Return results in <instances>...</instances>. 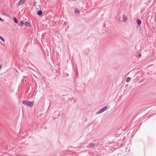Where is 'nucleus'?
<instances>
[{"mask_svg":"<svg viewBox=\"0 0 156 156\" xmlns=\"http://www.w3.org/2000/svg\"><path fill=\"white\" fill-rule=\"evenodd\" d=\"M22 103L25 105L29 107H32L33 106L34 104V101L30 102L28 101H22Z\"/></svg>","mask_w":156,"mask_h":156,"instance_id":"1","label":"nucleus"},{"mask_svg":"<svg viewBox=\"0 0 156 156\" xmlns=\"http://www.w3.org/2000/svg\"><path fill=\"white\" fill-rule=\"evenodd\" d=\"M109 108V107L108 106H105V107L103 108H101V109L100 110H99L98 112H97L96 113V114L98 115L99 114H100V113L103 112L104 111H105L106 110L108 109Z\"/></svg>","mask_w":156,"mask_h":156,"instance_id":"2","label":"nucleus"},{"mask_svg":"<svg viewBox=\"0 0 156 156\" xmlns=\"http://www.w3.org/2000/svg\"><path fill=\"white\" fill-rule=\"evenodd\" d=\"M98 145L97 144H94L93 143H90L88 144V145L86 146V147L87 148H92L95 147H97Z\"/></svg>","mask_w":156,"mask_h":156,"instance_id":"3","label":"nucleus"},{"mask_svg":"<svg viewBox=\"0 0 156 156\" xmlns=\"http://www.w3.org/2000/svg\"><path fill=\"white\" fill-rule=\"evenodd\" d=\"M26 0H20L17 3V5L19 6L22 4H24Z\"/></svg>","mask_w":156,"mask_h":156,"instance_id":"4","label":"nucleus"},{"mask_svg":"<svg viewBox=\"0 0 156 156\" xmlns=\"http://www.w3.org/2000/svg\"><path fill=\"white\" fill-rule=\"evenodd\" d=\"M25 25L27 27H31V23H30L28 22H26L25 23H24Z\"/></svg>","mask_w":156,"mask_h":156,"instance_id":"5","label":"nucleus"},{"mask_svg":"<svg viewBox=\"0 0 156 156\" xmlns=\"http://www.w3.org/2000/svg\"><path fill=\"white\" fill-rule=\"evenodd\" d=\"M37 14L39 16H41L42 15V12L41 10H39L37 12Z\"/></svg>","mask_w":156,"mask_h":156,"instance_id":"6","label":"nucleus"},{"mask_svg":"<svg viewBox=\"0 0 156 156\" xmlns=\"http://www.w3.org/2000/svg\"><path fill=\"white\" fill-rule=\"evenodd\" d=\"M136 23L138 25H140L141 23V20L139 19H138L136 21Z\"/></svg>","mask_w":156,"mask_h":156,"instance_id":"7","label":"nucleus"},{"mask_svg":"<svg viewBox=\"0 0 156 156\" xmlns=\"http://www.w3.org/2000/svg\"><path fill=\"white\" fill-rule=\"evenodd\" d=\"M24 22L23 21H20V23H18V25L20 26L21 27H22L24 24Z\"/></svg>","mask_w":156,"mask_h":156,"instance_id":"8","label":"nucleus"},{"mask_svg":"<svg viewBox=\"0 0 156 156\" xmlns=\"http://www.w3.org/2000/svg\"><path fill=\"white\" fill-rule=\"evenodd\" d=\"M131 80V78L130 77H128L126 78V81L127 82H129Z\"/></svg>","mask_w":156,"mask_h":156,"instance_id":"9","label":"nucleus"},{"mask_svg":"<svg viewBox=\"0 0 156 156\" xmlns=\"http://www.w3.org/2000/svg\"><path fill=\"white\" fill-rule=\"evenodd\" d=\"M75 12L76 13L78 14L80 12V11L77 9H75L74 10Z\"/></svg>","mask_w":156,"mask_h":156,"instance_id":"10","label":"nucleus"},{"mask_svg":"<svg viewBox=\"0 0 156 156\" xmlns=\"http://www.w3.org/2000/svg\"><path fill=\"white\" fill-rule=\"evenodd\" d=\"M122 18H123V20L124 22H126V21L127 20V19L126 18V17L125 16H122Z\"/></svg>","mask_w":156,"mask_h":156,"instance_id":"11","label":"nucleus"},{"mask_svg":"<svg viewBox=\"0 0 156 156\" xmlns=\"http://www.w3.org/2000/svg\"><path fill=\"white\" fill-rule=\"evenodd\" d=\"M13 19L15 22L16 23H18V20L17 19L16 17H14Z\"/></svg>","mask_w":156,"mask_h":156,"instance_id":"12","label":"nucleus"},{"mask_svg":"<svg viewBox=\"0 0 156 156\" xmlns=\"http://www.w3.org/2000/svg\"><path fill=\"white\" fill-rule=\"evenodd\" d=\"M0 39L2 41H3V42H5V39L4 38H2V37H0Z\"/></svg>","mask_w":156,"mask_h":156,"instance_id":"13","label":"nucleus"},{"mask_svg":"<svg viewBox=\"0 0 156 156\" xmlns=\"http://www.w3.org/2000/svg\"><path fill=\"white\" fill-rule=\"evenodd\" d=\"M144 79H142V80H141L139 82V83H141L142 82H143L144 80Z\"/></svg>","mask_w":156,"mask_h":156,"instance_id":"14","label":"nucleus"},{"mask_svg":"<svg viewBox=\"0 0 156 156\" xmlns=\"http://www.w3.org/2000/svg\"><path fill=\"white\" fill-rule=\"evenodd\" d=\"M0 21H4V20H3L1 18V17H0Z\"/></svg>","mask_w":156,"mask_h":156,"instance_id":"15","label":"nucleus"},{"mask_svg":"<svg viewBox=\"0 0 156 156\" xmlns=\"http://www.w3.org/2000/svg\"><path fill=\"white\" fill-rule=\"evenodd\" d=\"M141 54L139 55V57H140L141 56Z\"/></svg>","mask_w":156,"mask_h":156,"instance_id":"16","label":"nucleus"},{"mask_svg":"<svg viewBox=\"0 0 156 156\" xmlns=\"http://www.w3.org/2000/svg\"><path fill=\"white\" fill-rule=\"evenodd\" d=\"M1 67H2V66L0 65V70H1Z\"/></svg>","mask_w":156,"mask_h":156,"instance_id":"17","label":"nucleus"}]
</instances>
